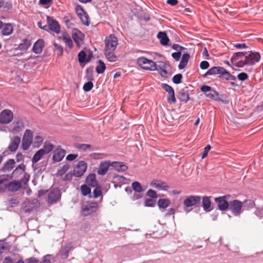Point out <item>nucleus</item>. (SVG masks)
<instances>
[{
  "instance_id": "1",
  "label": "nucleus",
  "mask_w": 263,
  "mask_h": 263,
  "mask_svg": "<svg viewBox=\"0 0 263 263\" xmlns=\"http://www.w3.org/2000/svg\"><path fill=\"white\" fill-rule=\"evenodd\" d=\"M104 54L107 60L109 62L117 61V57L115 54V50L118 44V40L114 35L110 34L106 37L105 41Z\"/></svg>"
},
{
  "instance_id": "2",
  "label": "nucleus",
  "mask_w": 263,
  "mask_h": 263,
  "mask_svg": "<svg viewBox=\"0 0 263 263\" xmlns=\"http://www.w3.org/2000/svg\"><path fill=\"white\" fill-rule=\"evenodd\" d=\"M137 62L139 66L145 70L154 71L156 70L157 68L156 63L144 57L139 58L137 60Z\"/></svg>"
},
{
  "instance_id": "3",
  "label": "nucleus",
  "mask_w": 263,
  "mask_h": 263,
  "mask_svg": "<svg viewBox=\"0 0 263 263\" xmlns=\"http://www.w3.org/2000/svg\"><path fill=\"white\" fill-rule=\"evenodd\" d=\"M228 209L235 216H239L243 212V203L237 199H234L229 202Z\"/></svg>"
},
{
  "instance_id": "4",
  "label": "nucleus",
  "mask_w": 263,
  "mask_h": 263,
  "mask_svg": "<svg viewBox=\"0 0 263 263\" xmlns=\"http://www.w3.org/2000/svg\"><path fill=\"white\" fill-rule=\"evenodd\" d=\"M98 208V204L96 202H87L82 205L81 214L87 216L95 212Z\"/></svg>"
},
{
  "instance_id": "5",
  "label": "nucleus",
  "mask_w": 263,
  "mask_h": 263,
  "mask_svg": "<svg viewBox=\"0 0 263 263\" xmlns=\"http://www.w3.org/2000/svg\"><path fill=\"white\" fill-rule=\"evenodd\" d=\"M33 142V132L30 129H26L24 134L22 146L23 150H28Z\"/></svg>"
},
{
  "instance_id": "6",
  "label": "nucleus",
  "mask_w": 263,
  "mask_h": 263,
  "mask_svg": "<svg viewBox=\"0 0 263 263\" xmlns=\"http://www.w3.org/2000/svg\"><path fill=\"white\" fill-rule=\"evenodd\" d=\"M247 52H238L235 53L231 58L232 63L237 67H242L245 65V57Z\"/></svg>"
},
{
  "instance_id": "7",
  "label": "nucleus",
  "mask_w": 263,
  "mask_h": 263,
  "mask_svg": "<svg viewBox=\"0 0 263 263\" xmlns=\"http://www.w3.org/2000/svg\"><path fill=\"white\" fill-rule=\"evenodd\" d=\"M201 197L199 196L191 195L187 197L183 201V205L185 208L195 206L200 204Z\"/></svg>"
},
{
  "instance_id": "8",
  "label": "nucleus",
  "mask_w": 263,
  "mask_h": 263,
  "mask_svg": "<svg viewBox=\"0 0 263 263\" xmlns=\"http://www.w3.org/2000/svg\"><path fill=\"white\" fill-rule=\"evenodd\" d=\"M87 168L86 163L84 161H79L73 170V174L77 177H80L84 175Z\"/></svg>"
},
{
  "instance_id": "9",
  "label": "nucleus",
  "mask_w": 263,
  "mask_h": 263,
  "mask_svg": "<svg viewBox=\"0 0 263 263\" xmlns=\"http://www.w3.org/2000/svg\"><path fill=\"white\" fill-rule=\"evenodd\" d=\"M13 119V113L9 109H5L0 113V123L7 124Z\"/></svg>"
},
{
  "instance_id": "10",
  "label": "nucleus",
  "mask_w": 263,
  "mask_h": 263,
  "mask_svg": "<svg viewBox=\"0 0 263 263\" xmlns=\"http://www.w3.org/2000/svg\"><path fill=\"white\" fill-rule=\"evenodd\" d=\"M260 59V55L258 52L251 51L248 54H245V65H253L258 62Z\"/></svg>"
},
{
  "instance_id": "11",
  "label": "nucleus",
  "mask_w": 263,
  "mask_h": 263,
  "mask_svg": "<svg viewBox=\"0 0 263 263\" xmlns=\"http://www.w3.org/2000/svg\"><path fill=\"white\" fill-rule=\"evenodd\" d=\"M47 21L48 28V31H51L57 34L60 32V26L59 23L52 17L47 16Z\"/></svg>"
},
{
  "instance_id": "12",
  "label": "nucleus",
  "mask_w": 263,
  "mask_h": 263,
  "mask_svg": "<svg viewBox=\"0 0 263 263\" xmlns=\"http://www.w3.org/2000/svg\"><path fill=\"white\" fill-rule=\"evenodd\" d=\"M61 198V193L57 189H52L50 191L48 196L47 201L50 204L56 203Z\"/></svg>"
},
{
  "instance_id": "13",
  "label": "nucleus",
  "mask_w": 263,
  "mask_h": 263,
  "mask_svg": "<svg viewBox=\"0 0 263 263\" xmlns=\"http://www.w3.org/2000/svg\"><path fill=\"white\" fill-rule=\"evenodd\" d=\"M163 88L167 92V101L169 103H175L176 99L175 96V92L172 87L167 84H163Z\"/></svg>"
},
{
  "instance_id": "14",
  "label": "nucleus",
  "mask_w": 263,
  "mask_h": 263,
  "mask_svg": "<svg viewBox=\"0 0 263 263\" xmlns=\"http://www.w3.org/2000/svg\"><path fill=\"white\" fill-rule=\"evenodd\" d=\"M72 37L77 45L80 47L83 44L85 35L80 31L76 30L73 33Z\"/></svg>"
},
{
  "instance_id": "15",
  "label": "nucleus",
  "mask_w": 263,
  "mask_h": 263,
  "mask_svg": "<svg viewBox=\"0 0 263 263\" xmlns=\"http://www.w3.org/2000/svg\"><path fill=\"white\" fill-rule=\"evenodd\" d=\"M215 201L217 204L218 209L221 211H225L228 209L229 207V202L224 200L221 197H217L215 198Z\"/></svg>"
},
{
  "instance_id": "16",
  "label": "nucleus",
  "mask_w": 263,
  "mask_h": 263,
  "mask_svg": "<svg viewBox=\"0 0 263 263\" xmlns=\"http://www.w3.org/2000/svg\"><path fill=\"white\" fill-rule=\"evenodd\" d=\"M110 166V162L109 161H104L101 162L99 168L97 170V174L101 176L105 175Z\"/></svg>"
},
{
  "instance_id": "17",
  "label": "nucleus",
  "mask_w": 263,
  "mask_h": 263,
  "mask_svg": "<svg viewBox=\"0 0 263 263\" xmlns=\"http://www.w3.org/2000/svg\"><path fill=\"white\" fill-rule=\"evenodd\" d=\"M21 142L20 138L15 136L11 139L10 143L8 146V149L11 152H15L18 148Z\"/></svg>"
},
{
  "instance_id": "18",
  "label": "nucleus",
  "mask_w": 263,
  "mask_h": 263,
  "mask_svg": "<svg viewBox=\"0 0 263 263\" xmlns=\"http://www.w3.org/2000/svg\"><path fill=\"white\" fill-rule=\"evenodd\" d=\"M12 129L11 131L12 133H19L24 129L25 127L24 122L22 119L16 120L12 124Z\"/></svg>"
},
{
  "instance_id": "19",
  "label": "nucleus",
  "mask_w": 263,
  "mask_h": 263,
  "mask_svg": "<svg viewBox=\"0 0 263 263\" xmlns=\"http://www.w3.org/2000/svg\"><path fill=\"white\" fill-rule=\"evenodd\" d=\"M226 72V69L221 67H213L210 68L203 76L206 77L208 76L215 75L217 74H223Z\"/></svg>"
},
{
  "instance_id": "20",
  "label": "nucleus",
  "mask_w": 263,
  "mask_h": 263,
  "mask_svg": "<svg viewBox=\"0 0 263 263\" xmlns=\"http://www.w3.org/2000/svg\"><path fill=\"white\" fill-rule=\"evenodd\" d=\"M22 186L21 183L18 181H13L10 182L5 186V189L8 191L14 192L18 191Z\"/></svg>"
},
{
  "instance_id": "21",
  "label": "nucleus",
  "mask_w": 263,
  "mask_h": 263,
  "mask_svg": "<svg viewBox=\"0 0 263 263\" xmlns=\"http://www.w3.org/2000/svg\"><path fill=\"white\" fill-rule=\"evenodd\" d=\"M66 151L61 148H58L54 152L52 156V159L54 161L60 162L65 157Z\"/></svg>"
},
{
  "instance_id": "22",
  "label": "nucleus",
  "mask_w": 263,
  "mask_h": 263,
  "mask_svg": "<svg viewBox=\"0 0 263 263\" xmlns=\"http://www.w3.org/2000/svg\"><path fill=\"white\" fill-rule=\"evenodd\" d=\"M158 70L159 71L160 75L164 78H167L168 73L167 71V65L163 62L159 61L158 64L157 65Z\"/></svg>"
},
{
  "instance_id": "23",
  "label": "nucleus",
  "mask_w": 263,
  "mask_h": 263,
  "mask_svg": "<svg viewBox=\"0 0 263 263\" xmlns=\"http://www.w3.org/2000/svg\"><path fill=\"white\" fill-rule=\"evenodd\" d=\"M59 40H62L70 49L73 47L72 41L67 32H63L62 35L59 37Z\"/></svg>"
},
{
  "instance_id": "24",
  "label": "nucleus",
  "mask_w": 263,
  "mask_h": 263,
  "mask_svg": "<svg viewBox=\"0 0 263 263\" xmlns=\"http://www.w3.org/2000/svg\"><path fill=\"white\" fill-rule=\"evenodd\" d=\"M1 33L3 35L7 36L11 34L13 31V27L10 23L4 24L1 28Z\"/></svg>"
},
{
  "instance_id": "25",
  "label": "nucleus",
  "mask_w": 263,
  "mask_h": 263,
  "mask_svg": "<svg viewBox=\"0 0 263 263\" xmlns=\"http://www.w3.org/2000/svg\"><path fill=\"white\" fill-rule=\"evenodd\" d=\"M150 185L158 190L166 191L168 189L166 183L160 181H154L151 183Z\"/></svg>"
},
{
  "instance_id": "26",
  "label": "nucleus",
  "mask_w": 263,
  "mask_h": 263,
  "mask_svg": "<svg viewBox=\"0 0 263 263\" xmlns=\"http://www.w3.org/2000/svg\"><path fill=\"white\" fill-rule=\"evenodd\" d=\"M15 162L14 159H10L6 162L3 167L2 171L4 172H9L11 171L15 167Z\"/></svg>"
},
{
  "instance_id": "27",
  "label": "nucleus",
  "mask_w": 263,
  "mask_h": 263,
  "mask_svg": "<svg viewBox=\"0 0 263 263\" xmlns=\"http://www.w3.org/2000/svg\"><path fill=\"white\" fill-rule=\"evenodd\" d=\"M26 166L24 164H19L12 172V175L15 178H18L25 173Z\"/></svg>"
},
{
  "instance_id": "28",
  "label": "nucleus",
  "mask_w": 263,
  "mask_h": 263,
  "mask_svg": "<svg viewBox=\"0 0 263 263\" xmlns=\"http://www.w3.org/2000/svg\"><path fill=\"white\" fill-rule=\"evenodd\" d=\"M86 183L89 186L95 187L98 185V181L96 179L95 174H89L86 179Z\"/></svg>"
},
{
  "instance_id": "29",
  "label": "nucleus",
  "mask_w": 263,
  "mask_h": 263,
  "mask_svg": "<svg viewBox=\"0 0 263 263\" xmlns=\"http://www.w3.org/2000/svg\"><path fill=\"white\" fill-rule=\"evenodd\" d=\"M44 42L43 40H37L34 44L32 50L36 54L41 53L43 49Z\"/></svg>"
},
{
  "instance_id": "30",
  "label": "nucleus",
  "mask_w": 263,
  "mask_h": 263,
  "mask_svg": "<svg viewBox=\"0 0 263 263\" xmlns=\"http://www.w3.org/2000/svg\"><path fill=\"white\" fill-rule=\"evenodd\" d=\"M157 37L160 40V44L163 46L167 45L170 41L166 33L165 32H159L157 34Z\"/></svg>"
},
{
  "instance_id": "31",
  "label": "nucleus",
  "mask_w": 263,
  "mask_h": 263,
  "mask_svg": "<svg viewBox=\"0 0 263 263\" xmlns=\"http://www.w3.org/2000/svg\"><path fill=\"white\" fill-rule=\"evenodd\" d=\"M110 166H113L115 169L119 172L125 171L127 170V166L124 164L123 162H112L110 163Z\"/></svg>"
},
{
  "instance_id": "32",
  "label": "nucleus",
  "mask_w": 263,
  "mask_h": 263,
  "mask_svg": "<svg viewBox=\"0 0 263 263\" xmlns=\"http://www.w3.org/2000/svg\"><path fill=\"white\" fill-rule=\"evenodd\" d=\"M202 206L203 210L206 212H210L211 210L210 208L211 205V201L210 197L204 196L202 198Z\"/></svg>"
},
{
  "instance_id": "33",
  "label": "nucleus",
  "mask_w": 263,
  "mask_h": 263,
  "mask_svg": "<svg viewBox=\"0 0 263 263\" xmlns=\"http://www.w3.org/2000/svg\"><path fill=\"white\" fill-rule=\"evenodd\" d=\"M53 148L54 145L52 144L48 141H46L44 143L43 147L40 149L42 151L45 155H47L50 153L53 150Z\"/></svg>"
},
{
  "instance_id": "34",
  "label": "nucleus",
  "mask_w": 263,
  "mask_h": 263,
  "mask_svg": "<svg viewBox=\"0 0 263 263\" xmlns=\"http://www.w3.org/2000/svg\"><path fill=\"white\" fill-rule=\"evenodd\" d=\"M190 54L189 53H184L181 58V60L179 64L178 67L179 69H182L185 68L188 63L190 59Z\"/></svg>"
},
{
  "instance_id": "35",
  "label": "nucleus",
  "mask_w": 263,
  "mask_h": 263,
  "mask_svg": "<svg viewBox=\"0 0 263 263\" xmlns=\"http://www.w3.org/2000/svg\"><path fill=\"white\" fill-rule=\"evenodd\" d=\"M10 176L9 175H2L0 176V191H3L7 186L6 182L9 180Z\"/></svg>"
},
{
  "instance_id": "36",
  "label": "nucleus",
  "mask_w": 263,
  "mask_h": 263,
  "mask_svg": "<svg viewBox=\"0 0 263 263\" xmlns=\"http://www.w3.org/2000/svg\"><path fill=\"white\" fill-rule=\"evenodd\" d=\"M44 138L43 137L37 135L33 140L32 146L34 148H39L43 144Z\"/></svg>"
},
{
  "instance_id": "37",
  "label": "nucleus",
  "mask_w": 263,
  "mask_h": 263,
  "mask_svg": "<svg viewBox=\"0 0 263 263\" xmlns=\"http://www.w3.org/2000/svg\"><path fill=\"white\" fill-rule=\"evenodd\" d=\"M76 147L79 151L83 152L92 151L94 150V148L90 144L79 143L77 145Z\"/></svg>"
},
{
  "instance_id": "38",
  "label": "nucleus",
  "mask_w": 263,
  "mask_h": 263,
  "mask_svg": "<svg viewBox=\"0 0 263 263\" xmlns=\"http://www.w3.org/2000/svg\"><path fill=\"white\" fill-rule=\"evenodd\" d=\"M45 155L44 153L41 151V149H39L37 151L34 156H33L32 158V162L33 164H35L37 163L39 160H40Z\"/></svg>"
},
{
  "instance_id": "39",
  "label": "nucleus",
  "mask_w": 263,
  "mask_h": 263,
  "mask_svg": "<svg viewBox=\"0 0 263 263\" xmlns=\"http://www.w3.org/2000/svg\"><path fill=\"white\" fill-rule=\"evenodd\" d=\"M178 97L180 101L185 103H186L190 99L189 93L183 90L179 92Z\"/></svg>"
},
{
  "instance_id": "40",
  "label": "nucleus",
  "mask_w": 263,
  "mask_h": 263,
  "mask_svg": "<svg viewBox=\"0 0 263 263\" xmlns=\"http://www.w3.org/2000/svg\"><path fill=\"white\" fill-rule=\"evenodd\" d=\"M170 199L164 198L160 199L158 201V205L159 208L165 209L170 204Z\"/></svg>"
},
{
  "instance_id": "41",
  "label": "nucleus",
  "mask_w": 263,
  "mask_h": 263,
  "mask_svg": "<svg viewBox=\"0 0 263 263\" xmlns=\"http://www.w3.org/2000/svg\"><path fill=\"white\" fill-rule=\"evenodd\" d=\"M30 45H31L30 41L28 39H26L23 40L22 41V43H21L19 45L18 48L22 50H26L29 48Z\"/></svg>"
},
{
  "instance_id": "42",
  "label": "nucleus",
  "mask_w": 263,
  "mask_h": 263,
  "mask_svg": "<svg viewBox=\"0 0 263 263\" xmlns=\"http://www.w3.org/2000/svg\"><path fill=\"white\" fill-rule=\"evenodd\" d=\"M98 65L96 67V71L98 73H103L105 69L106 66L104 63L101 60L98 61Z\"/></svg>"
},
{
  "instance_id": "43",
  "label": "nucleus",
  "mask_w": 263,
  "mask_h": 263,
  "mask_svg": "<svg viewBox=\"0 0 263 263\" xmlns=\"http://www.w3.org/2000/svg\"><path fill=\"white\" fill-rule=\"evenodd\" d=\"M206 96L212 100H218V93L214 90H211L209 93L205 94Z\"/></svg>"
},
{
  "instance_id": "44",
  "label": "nucleus",
  "mask_w": 263,
  "mask_h": 263,
  "mask_svg": "<svg viewBox=\"0 0 263 263\" xmlns=\"http://www.w3.org/2000/svg\"><path fill=\"white\" fill-rule=\"evenodd\" d=\"M79 17L80 18V20L83 25H86L87 26H89V16L86 12L85 13H84V14L80 16Z\"/></svg>"
},
{
  "instance_id": "45",
  "label": "nucleus",
  "mask_w": 263,
  "mask_h": 263,
  "mask_svg": "<svg viewBox=\"0 0 263 263\" xmlns=\"http://www.w3.org/2000/svg\"><path fill=\"white\" fill-rule=\"evenodd\" d=\"M132 186L133 189L136 192L141 193L143 191V189L140 183L138 181L134 182L132 184Z\"/></svg>"
},
{
  "instance_id": "46",
  "label": "nucleus",
  "mask_w": 263,
  "mask_h": 263,
  "mask_svg": "<svg viewBox=\"0 0 263 263\" xmlns=\"http://www.w3.org/2000/svg\"><path fill=\"white\" fill-rule=\"evenodd\" d=\"M243 203L245 204V207H246L247 210L253 208L255 206V202L252 200H246Z\"/></svg>"
},
{
  "instance_id": "47",
  "label": "nucleus",
  "mask_w": 263,
  "mask_h": 263,
  "mask_svg": "<svg viewBox=\"0 0 263 263\" xmlns=\"http://www.w3.org/2000/svg\"><path fill=\"white\" fill-rule=\"evenodd\" d=\"M69 165L68 164H65L63 165L60 170H59L57 173L58 176H61L64 175L69 169Z\"/></svg>"
},
{
  "instance_id": "48",
  "label": "nucleus",
  "mask_w": 263,
  "mask_h": 263,
  "mask_svg": "<svg viewBox=\"0 0 263 263\" xmlns=\"http://www.w3.org/2000/svg\"><path fill=\"white\" fill-rule=\"evenodd\" d=\"M81 190L82 195L84 196H87L91 193V190L88 186H87V185L84 184L81 185Z\"/></svg>"
},
{
  "instance_id": "49",
  "label": "nucleus",
  "mask_w": 263,
  "mask_h": 263,
  "mask_svg": "<svg viewBox=\"0 0 263 263\" xmlns=\"http://www.w3.org/2000/svg\"><path fill=\"white\" fill-rule=\"evenodd\" d=\"M71 250L70 246H66L65 248L61 251V256L63 258H66L68 257L69 252Z\"/></svg>"
},
{
  "instance_id": "50",
  "label": "nucleus",
  "mask_w": 263,
  "mask_h": 263,
  "mask_svg": "<svg viewBox=\"0 0 263 263\" xmlns=\"http://www.w3.org/2000/svg\"><path fill=\"white\" fill-rule=\"evenodd\" d=\"M86 78L87 80H93V68L92 67L88 68L86 69Z\"/></svg>"
},
{
  "instance_id": "51",
  "label": "nucleus",
  "mask_w": 263,
  "mask_h": 263,
  "mask_svg": "<svg viewBox=\"0 0 263 263\" xmlns=\"http://www.w3.org/2000/svg\"><path fill=\"white\" fill-rule=\"evenodd\" d=\"M91 81H89L83 85V88L85 91H89L92 88L93 84Z\"/></svg>"
},
{
  "instance_id": "52",
  "label": "nucleus",
  "mask_w": 263,
  "mask_h": 263,
  "mask_svg": "<svg viewBox=\"0 0 263 263\" xmlns=\"http://www.w3.org/2000/svg\"><path fill=\"white\" fill-rule=\"evenodd\" d=\"M95 189L93 191V197L95 198H98L102 195L101 186H98V185L95 187Z\"/></svg>"
},
{
  "instance_id": "53",
  "label": "nucleus",
  "mask_w": 263,
  "mask_h": 263,
  "mask_svg": "<svg viewBox=\"0 0 263 263\" xmlns=\"http://www.w3.org/2000/svg\"><path fill=\"white\" fill-rule=\"evenodd\" d=\"M86 57V54L85 51H81L78 54L79 61L80 63H83L85 62Z\"/></svg>"
},
{
  "instance_id": "54",
  "label": "nucleus",
  "mask_w": 263,
  "mask_h": 263,
  "mask_svg": "<svg viewBox=\"0 0 263 263\" xmlns=\"http://www.w3.org/2000/svg\"><path fill=\"white\" fill-rule=\"evenodd\" d=\"M90 156L92 157L93 159H97L105 158L106 157V155L104 153H95L91 154Z\"/></svg>"
},
{
  "instance_id": "55",
  "label": "nucleus",
  "mask_w": 263,
  "mask_h": 263,
  "mask_svg": "<svg viewBox=\"0 0 263 263\" xmlns=\"http://www.w3.org/2000/svg\"><path fill=\"white\" fill-rule=\"evenodd\" d=\"M182 78V76L181 74H177L173 77V82L175 84H179L181 83Z\"/></svg>"
},
{
  "instance_id": "56",
  "label": "nucleus",
  "mask_w": 263,
  "mask_h": 263,
  "mask_svg": "<svg viewBox=\"0 0 263 263\" xmlns=\"http://www.w3.org/2000/svg\"><path fill=\"white\" fill-rule=\"evenodd\" d=\"M54 47L56 50L58 51V55H62L63 53V47L57 43H54Z\"/></svg>"
},
{
  "instance_id": "57",
  "label": "nucleus",
  "mask_w": 263,
  "mask_h": 263,
  "mask_svg": "<svg viewBox=\"0 0 263 263\" xmlns=\"http://www.w3.org/2000/svg\"><path fill=\"white\" fill-rule=\"evenodd\" d=\"M76 12L79 17L86 13L82 7L79 5L76 7Z\"/></svg>"
},
{
  "instance_id": "58",
  "label": "nucleus",
  "mask_w": 263,
  "mask_h": 263,
  "mask_svg": "<svg viewBox=\"0 0 263 263\" xmlns=\"http://www.w3.org/2000/svg\"><path fill=\"white\" fill-rule=\"evenodd\" d=\"M146 194L148 196H149V197H151L152 198L156 199L157 198V195L156 192L152 189L148 190L146 193Z\"/></svg>"
},
{
  "instance_id": "59",
  "label": "nucleus",
  "mask_w": 263,
  "mask_h": 263,
  "mask_svg": "<svg viewBox=\"0 0 263 263\" xmlns=\"http://www.w3.org/2000/svg\"><path fill=\"white\" fill-rule=\"evenodd\" d=\"M155 201L151 199H146L144 202V205L146 206L153 207L154 206Z\"/></svg>"
},
{
  "instance_id": "60",
  "label": "nucleus",
  "mask_w": 263,
  "mask_h": 263,
  "mask_svg": "<svg viewBox=\"0 0 263 263\" xmlns=\"http://www.w3.org/2000/svg\"><path fill=\"white\" fill-rule=\"evenodd\" d=\"M237 78L240 81H245L248 79L249 76L246 73L241 72L238 74Z\"/></svg>"
},
{
  "instance_id": "61",
  "label": "nucleus",
  "mask_w": 263,
  "mask_h": 263,
  "mask_svg": "<svg viewBox=\"0 0 263 263\" xmlns=\"http://www.w3.org/2000/svg\"><path fill=\"white\" fill-rule=\"evenodd\" d=\"M211 147L210 145H208L204 147V152H203L201 156L202 159H204L207 156L208 152L211 149Z\"/></svg>"
},
{
  "instance_id": "62",
  "label": "nucleus",
  "mask_w": 263,
  "mask_h": 263,
  "mask_svg": "<svg viewBox=\"0 0 263 263\" xmlns=\"http://www.w3.org/2000/svg\"><path fill=\"white\" fill-rule=\"evenodd\" d=\"M200 90L204 93H207L211 90V87L207 85H202L200 88Z\"/></svg>"
},
{
  "instance_id": "63",
  "label": "nucleus",
  "mask_w": 263,
  "mask_h": 263,
  "mask_svg": "<svg viewBox=\"0 0 263 263\" xmlns=\"http://www.w3.org/2000/svg\"><path fill=\"white\" fill-rule=\"evenodd\" d=\"M209 67V63L206 61H203L200 64V67L202 69H206Z\"/></svg>"
},
{
  "instance_id": "64",
  "label": "nucleus",
  "mask_w": 263,
  "mask_h": 263,
  "mask_svg": "<svg viewBox=\"0 0 263 263\" xmlns=\"http://www.w3.org/2000/svg\"><path fill=\"white\" fill-rule=\"evenodd\" d=\"M39 261L34 257H30L25 260V263H38Z\"/></svg>"
}]
</instances>
